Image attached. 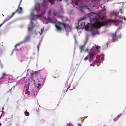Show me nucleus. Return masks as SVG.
<instances>
[{
  "label": "nucleus",
  "mask_w": 126,
  "mask_h": 126,
  "mask_svg": "<svg viewBox=\"0 0 126 126\" xmlns=\"http://www.w3.org/2000/svg\"><path fill=\"white\" fill-rule=\"evenodd\" d=\"M93 19L94 23L93 24V26L96 29H98L102 26L107 25L109 23V21L107 20L102 22L99 21V16L95 17Z\"/></svg>",
  "instance_id": "nucleus-1"
},
{
  "label": "nucleus",
  "mask_w": 126,
  "mask_h": 126,
  "mask_svg": "<svg viewBox=\"0 0 126 126\" xmlns=\"http://www.w3.org/2000/svg\"><path fill=\"white\" fill-rule=\"evenodd\" d=\"M116 32L114 33H112L111 34V36L112 38L113 41H117L118 38H120L121 37V33H120L119 36H116Z\"/></svg>",
  "instance_id": "nucleus-2"
},
{
  "label": "nucleus",
  "mask_w": 126,
  "mask_h": 126,
  "mask_svg": "<svg viewBox=\"0 0 126 126\" xmlns=\"http://www.w3.org/2000/svg\"><path fill=\"white\" fill-rule=\"evenodd\" d=\"M93 48H92L91 49V51L89 52V55L88 56L90 57V60H91L93 59L94 56L95 54H97V52H95L94 51H92V50Z\"/></svg>",
  "instance_id": "nucleus-3"
},
{
  "label": "nucleus",
  "mask_w": 126,
  "mask_h": 126,
  "mask_svg": "<svg viewBox=\"0 0 126 126\" xmlns=\"http://www.w3.org/2000/svg\"><path fill=\"white\" fill-rule=\"evenodd\" d=\"M57 24L61 26H63L65 30L67 28H70V27L69 25L66 23H62L60 22H57Z\"/></svg>",
  "instance_id": "nucleus-4"
},
{
  "label": "nucleus",
  "mask_w": 126,
  "mask_h": 126,
  "mask_svg": "<svg viewBox=\"0 0 126 126\" xmlns=\"http://www.w3.org/2000/svg\"><path fill=\"white\" fill-rule=\"evenodd\" d=\"M32 17L31 18L32 20H35L37 19L42 16V14H40L39 15H35L32 13Z\"/></svg>",
  "instance_id": "nucleus-5"
},
{
  "label": "nucleus",
  "mask_w": 126,
  "mask_h": 126,
  "mask_svg": "<svg viewBox=\"0 0 126 126\" xmlns=\"http://www.w3.org/2000/svg\"><path fill=\"white\" fill-rule=\"evenodd\" d=\"M35 9L37 12H38L40 11V5L38 3L36 4L35 6Z\"/></svg>",
  "instance_id": "nucleus-6"
},
{
  "label": "nucleus",
  "mask_w": 126,
  "mask_h": 126,
  "mask_svg": "<svg viewBox=\"0 0 126 126\" xmlns=\"http://www.w3.org/2000/svg\"><path fill=\"white\" fill-rule=\"evenodd\" d=\"M33 22H31V26H29L28 27V31H29L30 32L32 30V29L33 28Z\"/></svg>",
  "instance_id": "nucleus-7"
},
{
  "label": "nucleus",
  "mask_w": 126,
  "mask_h": 126,
  "mask_svg": "<svg viewBox=\"0 0 126 126\" xmlns=\"http://www.w3.org/2000/svg\"><path fill=\"white\" fill-rule=\"evenodd\" d=\"M7 76V75L5 73H3V74L2 77L0 78V81L1 82L3 80H2V79H3L5 78H4V77Z\"/></svg>",
  "instance_id": "nucleus-8"
},
{
  "label": "nucleus",
  "mask_w": 126,
  "mask_h": 126,
  "mask_svg": "<svg viewBox=\"0 0 126 126\" xmlns=\"http://www.w3.org/2000/svg\"><path fill=\"white\" fill-rule=\"evenodd\" d=\"M119 12H113V14L114 15L115 17H116V16H118L119 18H121V17L120 16H118V15L119 14Z\"/></svg>",
  "instance_id": "nucleus-9"
},
{
  "label": "nucleus",
  "mask_w": 126,
  "mask_h": 126,
  "mask_svg": "<svg viewBox=\"0 0 126 126\" xmlns=\"http://www.w3.org/2000/svg\"><path fill=\"white\" fill-rule=\"evenodd\" d=\"M7 120H6L5 121V122L7 123L6 125L7 126H10L11 124V120L10 119H9L8 121V123H7V122H6Z\"/></svg>",
  "instance_id": "nucleus-10"
},
{
  "label": "nucleus",
  "mask_w": 126,
  "mask_h": 126,
  "mask_svg": "<svg viewBox=\"0 0 126 126\" xmlns=\"http://www.w3.org/2000/svg\"><path fill=\"white\" fill-rule=\"evenodd\" d=\"M55 26L57 30L60 31L61 30V28L59 26L56 24L55 25Z\"/></svg>",
  "instance_id": "nucleus-11"
},
{
  "label": "nucleus",
  "mask_w": 126,
  "mask_h": 126,
  "mask_svg": "<svg viewBox=\"0 0 126 126\" xmlns=\"http://www.w3.org/2000/svg\"><path fill=\"white\" fill-rule=\"evenodd\" d=\"M12 17L11 16H8L7 18L5 19L4 20V22H7V21L8 20H9L10 18H11Z\"/></svg>",
  "instance_id": "nucleus-12"
},
{
  "label": "nucleus",
  "mask_w": 126,
  "mask_h": 126,
  "mask_svg": "<svg viewBox=\"0 0 126 126\" xmlns=\"http://www.w3.org/2000/svg\"><path fill=\"white\" fill-rule=\"evenodd\" d=\"M48 20L50 22L52 23H55V22L53 21L52 19L50 18H48Z\"/></svg>",
  "instance_id": "nucleus-13"
},
{
  "label": "nucleus",
  "mask_w": 126,
  "mask_h": 126,
  "mask_svg": "<svg viewBox=\"0 0 126 126\" xmlns=\"http://www.w3.org/2000/svg\"><path fill=\"white\" fill-rule=\"evenodd\" d=\"M99 49H100V47H96V49L95 51H94L95 52H97L98 51V50Z\"/></svg>",
  "instance_id": "nucleus-14"
},
{
  "label": "nucleus",
  "mask_w": 126,
  "mask_h": 126,
  "mask_svg": "<svg viewBox=\"0 0 126 126\" xmlns=\"http://www.w3.org/2000/svg\"><path fill=\"white\" fill-rule=\"evenodd\" d=\"M120 115H119L117 116L116 118L114 119V121H116L120 117Z\"/></svg>",
  "instance_id": "nucleus-15"
},
{
  "label": "nucleus",
  "mask_w": 126,
  "mask_h": 126,
  "mask_svg": "<svg viewBox=\"0 0 126 126\" xmlns=\"http://www.w3.org/2000/svg\"><path fill=\"white\" fill-rule=\"evenodd\" d=\"M24 113L25 115L26 116H28L29 115V113L27 111H25V112Z\"/></svg>",
  "instance_id": "nucleus-16"
},
{
  "label": "nucleus",
  "mask_w": 126,
  "mask_h": 126,
  "mask_svg": "<svg viewBox=\"0 0 126 126\" xmlns=\"http://www.w3.org/2000/svg\"><path fill=\"white\" fill-rule=\"evenodd\" d=\"M104 57H102L100 60V62L102 63L103 61L104 60Z\"/></svg>",
  "instance_id": "nucleus-17"
},
{
  "label": "nucleus",
  "mask_w": 126,
  "mask_h": 126,
  "mask_svg": "<svg viewBox=\"0 0 126 126\" xmlns=\"http://www.w3.org/2000/svg\"><path fill=\"white\" fill-rule=\"evenodd\" d=\"M18 9H17L16 10V12L14 13V12H13L12 13V16H11L12 17V16L13 15H14L16 13V12H17L18 11Z\"/></svg>",
  "instance_id": "nucleus-18"
},
{
  "label": "nucleus",
  "mask_w": 126,
  "mask_h": 126,
  "mask_svg": "<svg viewBox=\"0 0 126 126\" xmlns=\"http://www.w3.org/2000/svg\"><path fill=\"white\" fill-rule=\"evenodd\" d=\"M83 47H84V46H81L80 47V49L81 50V52H82V50H83Z\"/></svg>",
  "instance_id": "nucleus-19"
},
{
  "label": "nucleus",
  "mask_w": 126,
  "mask_h": 126,
  "mask_svg": "<svg viewBox=\"0 0 126 126\" xmlns=\"http://www.w3.org/2000/svg\"><path fill=\"white\" fill-rule=\"evenodd\" d=\"M35 73L34 72H32L30 73V74L31 75V77L32 78V77L33 76V75H34Z\"/></svg>",
  "instance_id": "nucleus-20"
},
{
  "label": "nucleus",
  "mask_w": 126,
  "mask_h": 126,
  "mask_svg": "<svg viewBox=\"0 0 126 126\" xmlns=\"http://www.w3.org/2000/svg\"><path fill=\"white\" fill-rule=\"evenodd\" d=\"M49 2L51 3L52 4L54 3V0H49Z\"/></svg>",
  "instance_id": "nucleus-21"
},
{
  "label": "nucleus",
  "mask_w": 126,
  "mask_h": 126,
  "mask_svg": "<svg viewBox=\"0 0 126 126\" xmlns=\"http://www.w3.org/2000/svg\"><path fill=\"white\" fill-rule=\"evenodd\" d=\"M84 28L85 29V30H87L89 28V26L88 25L86 26H85Z\"/></svg>",
  "instance_id": "nucleus-22"
},
{
  "label": "nucleus",
  "mask_w": 126,
  "mask_h": 126,
  "mask_svg": "<svg viewBox=\"0 0 126 126\" xmlns=\"http://www.w3.org/2000/svg\"><path fill=\"white\" fill-rule=\"evenodd\" d=\"M70 85H69V86H68V88H67V89H68L69 88V90H72L73 89V88H70ZM66 91H67V90H66Z\"/></svg>",
  "instance_id": "nucleus-23"
},
{
  "label": "nucleus",
  "mask_w": 126,
  "mask_h": 126,
  "mask_svg": "<svg viewBox=\"0 0 126 126\" xmlns=\"http://www.w3.org/2000/svg\"><path fill=\"white\" fill-rule=\"evenodd\" d=\"M80 23V22H79L78 23L79 24H80V25H83V24H84V23Z\"/></svg>",
  "instance_id": "nucleus-24"
},
{
  "label": "nucleus",
  "mask_w": 126,
  "mask_h": 126,
  "mask_svg": "<svg viewBox=\"0 0 126 126\" xmlns=\"http://www.w3.org/2000/svg\"><path fill=\"white\" fill-rule=\"evenodd\" d=\"M40 31H41V32H39V33L40 35H41L42 34V32H43V31H42V30H40Z\"/></svg>",
  "instance_id": "nucleus-25"
},
{
  "label": "nucleus",
  "mask_w": 126,
  "mask_h": 126,
  "mask_svg": "<svg viewBox=\"0 0 126 126\" xmlns=\"http://www.w3.org/2000/svg\"><path fill=\"white\" fill-rule=\"evenodd\" d=\"M51 11V10L50 9L49 10V11L48 12V15H50V13Z\"/></svg>",
  "instance_id": "nucleus-26"
},
{
  "label": "nucleus",
  "mask_w": 126,
  "mask_h": 126,
  "mask_svg": "<svg viewBox=\"0 0 126 126\" xmlns=\"http://www.w3.org/2000/svg\"><path fill=\"white\" fill-rule=\"evenodd\" d=\"M41 85V84H40V83H39L38 84V86L37 87V88H39V87Z\"/></svg>",
  "instance_id": "nucleus-27"
},
{
  "label": "nucleus",
  "mask_w": 126,
  "mask_h": 126,
  "mask_svg": "<svg viewBox=\"0 0 126 126\" xmlns=\"http://www.w3.org/2000/svg\"><path fill=\"white\" fill-rule=\"evenodd\" d=\"M121 18L123 19H124L126 21V18L125 17V16H123L121 17Z\"/></svg>",
  "instance_id": "nucleus-28"
},
{
  "label": "nucleus",
  "mask_w": 126,
  "mask_h": 126,
  "mask_svg": "<svg viewBox=\"0 0 126 126\" xmlns=\"http://www.w3.org/2000/svg\"><path fill=\"white\" fill-rule=\"evenodd\" d=\"M57 13H53V15L54 16H56L57 15Z\"/></svg>",
  "instance_id": "nucleus-29"
},
{
  "label": "nucleus",
  "mask_w": 126,
  "mask_h": 126,
  "mask_svg": "<svg viewBox=\"0 0 126 126\" xmlns=\"http://www.w3.org/2000/svg\"><path fill=\"white\" fill-rule=\"evenodd\" d=\"M88 59V56L86 57L84 59V60H87Z\"/></svg>",
  "instance_id": "nucleus-30"
},
{
  "label": "nucleus",
  "mask_w": 126,
  "mask_h": 126,
  "mask_svg": "<svg viewBox=\"0 0 126 126\" xmlns=\"http://www.w3.org/2000/svg\"><path fill=\"white\" fill-rule=\"evenodd\" d=\"M5 23V22H4V21H3V23H1V24L0 25V27H1V26Z\"/></svg>",
  "instance_id": "nucleus-31"
},
{
  "label": "nucleus",
  "mask_w": 126,
  "mask_h": 126,
  "mask_svg": "<svg viewBox=\"0 0 126 126\" xmlns=\"http://www.w3.org/2000/svg\"><path fill=\"white\" fill-rule=\"evenodd\" d=\"M20 44H17L15 46V47L16 48L17 46L19 45Z\"/></svg>",
  "instance_id": "nucleus-32"
},
{
  "label": "nucleus",
  "mask_w": 126,
  "mask_h": 126,
  "mask_svg": "<svg viewBox=\"0 0 126 126\" xmlns=\"http://www.w3.org/2000/svg\"><path fill=\"white\" fill-rule=\"evenodd\" d=\"M22 0H20V3H19V6H18V8L19 7V6H20V3H21V2L22 1Z\"/></svg>",
  "instance_id": "nucleus-33"
},
{
  "label": "nucleus",
  "mask_w": 126,
  "mask_h": 126,
  "mask_svg": "<svg viewBox=\"0 0 126 126\" xmlns=\"http://www.w3.org/2000/svg\"><path fill=\"white\" fill-rule=\"evenodd\" d=\"M120 12L122 14L123 13V11H122V9H121L120 10Z\"/></svg>",
  "instance_id": "nucleus-34"
},
{
  "label": "nucleus",
  "mask_w": 126,
  "mask_h": 126,
  "mask_svg": "<svg viewBox=\"0 0 126 126\" xmlns=\"http://www.w3.org/2000/svg\"><path fill=\"white\" fill-rule=\"evenodd\" d=\"M28 92H29V91L28 90H26V94H28Z\"/></svg>",
  "instance_id": "nucleus-35"
},
{
  "label": "nucleus",
  "mask_w": 126,
  "mask_h": 126,
  "mask_svg": "<svg viewBox=\"0 0 126 126\" xmlns=\"http://www.w3.org/2000/svg\"><path fill=\"white\" fill-rule=\"evenodd\" d=\"M78 125L79 126H81V123H79L78 124Z\"/></svg>",
  "instance_id": "nucleus-36"
},
{
  "label": "nucleus",
  "mask_w": 126,
  "mask_h": 126,
  "mask_svg": "<svg viewBox=\"0 0 126 126\" xmlns=\"http://www.w3.org/2000/svg\"><path fill=\"white\" fill-rule=\"evenodd\" d=\"M19 9L20 10V11H22V8L21 7H20L19 8Z\"/></svg>",
  "instance_id": "nucleus-37"
},
{
  "label": "nucleus",
  "mask_w": 126,
  "mask_h": 126,
  "mask_svg": "<svg viewBox=\"0 0 126 126\" xmlns=\"http://www.w3.org/2000/svg\"><path fill=\"white\" fill-rule=\"evenodd\" d=\"M69 124L70 126H73V125L72 124Z\"/></svg>",
  "instance_id": "nucleus-38"
},
{
  "label": "nucleus",
  "mask_w": 126,
  "mask_h": 126,
  "mask_svg": "<svg viewBox=\"0 0 126 126\" xmlns=\"http://www.w3.org/2000/svg\"><path fill=\"white\" fill-rule=\"evenodd\" d=\"M92 34H95V33H94V32H92Z\"/></svg>",
  "instance_id": "nucleus-39"
},
{
  "label": "nucleus",
  "mask_w": 126,
  "mask_h": 126,
  "mask_svg": "<svg viewBox=\"0 0 126 126\" xmlns=\"http://www.w3.org/2000/svg\"><path fill=\"white\" fill-rule=\"evenodd\" d=\"M6 79H7L6 80H9V78H6Z\"/></svg>",
  "instance_id": "nucleus-40"
},
{
  "label": "nucleus",
  "mask_w": 126,
  "mask_h": 126,
  "mask_svg": "<svg viewBox=\"0 0 126 126\" xmlns=\"http://www.w3.org/2000/svg\"><path fill=\"white\" fill-rule=\"evenodd\" d=\"M1 123L0 122V126H1Z\"/></svg>",
  "instance_id": "nucleus-41"
},
{
  "label": "nucleus",
  "mask_w": 126,
  "mask_h": 126,
  "mask_svg": "<svg viewBox=\"0 0 126 126\" xmlns=\"http://www.w3.org/2000/svg\"><path fill=\"white\" fill-rule=\"evenodd\" d=\"M100 18H101L102 19L103 18V17H100Z\"/></svg>",
  "instance_id": "nucleus-42"
},
{
  "label": "nucleus",
  "mask_w": 126,
  "mask_h": 126,
  "mask_svg": "<svg viewBox=\"0 0 126 126\" xmlns=\"http://www.w3.org/2000/svg\"><path fill=\"white\" fill-rule=\"evenodd\" d=\"M116 25H119V24H116Z\"/></svg>",
  "instance_id": "nucleus-43"
},
{
  "label": "nucleus",
  "mask_w": 126,
  "mask_h": 126,
  "mask_svg": "<svg viewBox=\"0 0 126 126\" xmlns=\"http://www.w3.org/2000/svg\"><path fill=\"white\" fill-rule=\"evenodd\" d=\"M84 19V18H83V19H81V20H82V19Z\"/></svg>",
  "instance_id": "nucleus-44"
},
{
  "label": "nucleus",
  "mask_w": 126,
  "mask_h": 126,
  "mask_svg": "<svg viewBox=\"0 0 126 126\" xmlns=\"http://www.w3.org/2000/svg\"><path fill=\"white\" fill-rule=\"evenodd\" d=\"M59 0L60 1H61L62 0Z\"/></svg>",
  "instance_id": "nucleus-45"
},
{
  "label": "nucleus",
  "mask_w": 126,
  "mask_h": 126,
  "mask_svg": "<svg viewBox=\"0 0 126 126\" xmlns=\"http://www.w3.org/2000/svg\"><path fill=\"white\" fill-rule=\"evenodd\" d=\"M1 68H2V66H1Z\"/></svg>",
  "instance_id": "nucleus-46"
},
{
  "label": "nucleus",
  "mask_w": 126,
  "mask_h": 126,
  "mask_svg": "<svg viewBox=\"0 0 126 126\" xmlns=\"http://www.w3.org/2000/svg\"><path fill=\"white\" fill-rule=\"evenodd\" d=\"M37 47H38V46Z\"/></svg>",
  "instance_id": "nucleus-47"
},
{
  "label": "nucleus",
  "mask_w": 126,
  "mask_h": 126,
  "mask_svg": "<svg viewBox=\"0 0 126 126\" xmlns=\"http://www.w3.org/2000/svg\"><path fill=\"white\" fill-rule=\"evenodd\" d=\"M13 51H12L13 52Z\"/></svg>",
  "instance_id": "nucleus-48"
},
{
  "label": "nucleus",
  "mask_w": 126,
  "mask_h": 126,
  "mask_svg": "<svg viewBox=\"0 0 126 126\" xmlns=\"http://www.w3.org/2000/svg\"><path fill=\"white\" fill-rule=\"evenodd\" d=\"M1 116H2V115H1Z\"/></svg>",
  "instance_id": "nucleus-49"
}]
</instances>
